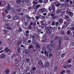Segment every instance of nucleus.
Segmentation results:
<instances>
[{"label":"nucleus","mask_w":74,"mask_h":74,"mask_svg":"<svg viewBox=\"0 0 74 74\" xmlns=\"http://www.w3.org/2000/svg\"><path fill=\"white\" fill-rule=\"evenodd\" d=\"M66 12L67 13H68V14H69V15L71 16H72L73 15V13L72 12H69L68 10L66 11Z\"/></svg>","instance_id":"4"},{"label":"nucleus","mask_w":74,"mask_h":74,"mask_svg":"<svg viewBox=\"0 0 74 74\" xmlns=\"http://www.w3.org/2000/svg\"><path fill=\"white\" fill-rule=\"evenodd\" d=\"M61 34H64V32L63 31H62L61 32Z\"/></svg>","instance_id":"48"},{"label":"nucleus","mask_w":74,"mask_h":74,"mask_svg":"<svg viewBox=\"0 0 74 74\" xmlns=\"http://www.w3.org/2000/svg\"><path fill=\"white\" fill-rule=\"evenodd\" d=\"M34 45H37L38 44V42H35L34 43Z\"/></svg>","instance_id":"32"},{"label":"nucleus","mask_w":74,"mask_h":74,"mask_svg":"<svg viewBox=\"0 0 74 74\" xmlns=\"http://www.w3.org/2000/svg\"><path fill=\"white\" fill-rule=\"evenodd\" d=\"M28 10H32V9H33L32 7L31 6H30L28 8Z\"/></svg>","instance_id":"53"},{"label":"nucleus","mask_w":74,"mask_h":74,"mask_svg":"<svg viewBox=\"0 0 74 74\" xmlns=\"http://www.w3.org/2000/svg\"><path fill=\"white\" fill-rule=\"evenodd\" d=\"M33 3H34V4H38L37 2H35L34 1H33Z\"/></svg>","instance_id":"61"},{"label":"nucleus","mask_w":74,"mask_h":74,"mask_svg":"<svg viewBox=\"0 0 74 74\" xmlns=\"http://www.w3.org/2000/svg\"><path fill=\"white\" fill-rule=\"evenodd\" d=\"M62 11V10H58L56 12V13L57 14H59V13H60Z\"/></svg>","instance_id":"21"},{"label":"nucleus","mask_w":74,"mask_h":74,"mask_svg":"<svg viewBox=\"0 0 74 74\" xmlns=\"http://www.w3.org/2000/svg\"><path fill=\"white\" fill-rule=\"evenodd\" d=\"M64 69H67L68 68V66L67 65L64 66Z\"/></svg>","instance_id":"52"},{"label":"nucleus","mask_w":74,"mask_h":74,"mask_svg":"<svg viewBox=\"0 0 74 74\" xmlns=\"http://www.w3.org/2000/svg\"><path fill=\"white\" fill-rule=\"evenodd\" d=\"M21 43H22V42H21V40H18V42H17V44L18 45H21Z\"/></svg>","instance_id":"22"},{"label":"nucleus","mask_w":74,"mask_h":74,"mask_svg":"<svg viewBox=\"0 0 74 74\" xmlns=\"http://www.w3.org/2000/svg\"><path fill=\"white\" fill-rule=\"evenodd\" d=\"M41 6V5H36V10H37V8H39Z\"/></svg>","instance_id":"35"},{"label":"nucleus","mask_w":74,"mask_h":74,"mask_svg":"<svg viewBox=\"0 0 74 74\" xmlns=\"http://www.w3.org/2000/svg\"><path fill=\"white\" fill-rule=\"evenodd\" d=\"M48 0H44L43 3L45 4H46L47 3H48Z\"/></svg>","instance_id":"33"},{"label":"nucleus","mask_w":74,"mask_h":74,"mask_svg":"<svg viewBox=\"0 0 74 74\" xmlns=\"http://www.w3.org/2000/svg\"><path fill=\"white\" fill-rule=\"evenodd\" d=\"M43 37L45 40H46L47 38V34L44 35L43 36Z\"/></svg>","instance_id":"16"},{"label":"nucleus","mask_w":74,"mask_h":74,"mask_svg":"<svg viewBox=\"0 0 74 74\" xmlns=\"http://www.w3.org/2000/svg\"><path fill=\"white\" fill-rule=\"evenodd\" d=\"M25 52L27 54H29V50H25Z\"/></svg>","instance_id":"39"},{"label":"nucleus","mask_w":74,"mask_h":74,"mask_svg":"<svg viewBox=\"0 0 74 74\" xmlns=\"http://www.w3.org/2000/svg\"><path fill=\"white\" fill-rule=\"evenodd\" d=\"M47 48H49L51 47V45H48L47 46Z\"/></svg>","instance_id":"34"},{"label":"nucleus","mask_w":74,"mask_h":74,"mask_svg":"<svg viewBox=\"0 0 74 74\" xmlns=\"http://www.w3.org/2000/svg\"><path fill=\"white\" fill-rule=\"evenodd\" d=\"M66 27H67V26H66V25H63L62 27V29H63V28H66Z\"/></svg>","instance_id":"44"},{"label":"nucleus","mask_w":74,"mask_h":74,"mask_svg":"<svg viewBox=\"0 0 74 74\" xmlns=\"http://www.w3.org/2000/svg\"><path fill=\"white\" fill-rule=\"evenodd\" d=\"M55 41V39L54 38H53L52 39L51 41V42H53Z\"/></svg>","instance_id":"62"},{"label":"nucleus","mask_w":74,"mask_h":74,"mask_svg":"<svg viewBox=\"0 0 74 74\" xmlns=\"http://www.w3.org/2000/svg\"><path fill=\"white\" fill-rule=\"evenodd\" d=\"M32 71H35L36 70V67H34L32 69Z\"/></svg>","instance_id":"36"},{"label":"nucleus","mask_w":74,"mask_h":74,"mask_svg":"<svg viewBox=\"0 0 74 74\" xmlns=\"http://www.w3.org/2000/svg\"><path fill=\"white\" fill-rule=\"evenodd\" d=\"M64 38L65 40H69V38L67 36H65L64 37Z\"/></svg>","instance_id":"9"},{"label":"nucleus","mask_w":74,"mask_h":74,"mask_svg":"<svg viewBox=\"0 0 74 74\" xmlns=\"http://www.w3.org/2000/svg\"><path fill=\"white\" fill-rule=\"evenodd\" d=\"M64 24L66 25H65V26H67V25H68V23L67 22L64 21Z\"/></svg>","instance_id":"31"},{"label":"nucleus","mask_w":74,"mask_h":74,"mask_svg":"<svg viewBox=\"0 0 74 74\" xmlns=\"http://www.w3.org/2000/svg\"><path fill=\"white\" fill-rule=\"evenodd\" d=\"M58 22H59L60 24H62L63 23V19L62 18H60L58 19Z\"/></svg>","instance_id":"5"},{"label":"nucleus","mask_w":74,"mask_h":74,"mask_svg":"<svg viewBox=\"0 0 74 74\" xmlns=\"http://www.w3.org/2000/svg\"><path fill=\"white\" fill-rule=\"evenodd\" d=\"M52 56V54L50 53L49 55V58H51V56Z\"/></svg>","instance_id":"43"},{"label":"nucleus","mask_w":74,"mask_h":74,"mask_svg":"<svg viewBox=\"0 0 74 74\" xmlns=\"http://www.w3.org/2000/svg\"><path fill=\"white\" fill-rule=\"evenodd\" d=\"M48 10L49 11H51L52 10V8L51 7L49 6L48 8Z\"/></svg>","instance_id":"38"},{"label":"nucleus","mask_w":74,"mask_h":74,"mask_svg":"<svg viewBox=\"0 0 74 74\" xmlns=\"http://www.w3.org/2000/svg\"><path fill=\"white\" fill-rule=\"evenodd\" d=\"M51 29H52V27L50 25H49L47 27H45V29L46 30H51Z\"/></svg>","instance_id":"3"},{"label":"nucleus","mask_w":74,"mask_h":74,"mask_svg":"<svg viewBox=\"0 0 74 74\" xmlns=\"http://www.w3.org/2000/svg\"><path fill=\"white\" fill-rule=\"evenodd\" d=\"M6 57V55L4 53H2L0 55V58L1 59H4Z\"/></svg>","instance_id":"1"},{"label":"nucleus","mask_w":74,"mask_h":74,"mask_svg":"<svg viewBox=\"0 0 74 74\" xmlns=\"http://www.w3.org/2000/svg\"><path fill=\"white\" fill-rule=\"evenodd\" d=\"M3 31L5 33H8L9 32L8 30H5V29H4V30H3Z\"/></svg>","instance_id":"42"},{"label":"nucleus","mask_w":74,"mask_h":74,"mask_svg":"<svg viewBox=\"0 0 74 74\" xmlns=\"http://www.w3.org/2000/svg\"><path fill=\"white\" fill-rule=\"evenodd\" d=\"M66 72L67 73H71V71H70V70L69 69H68L66 70Z\"/></svg>","instance_id":"37"},{"label":"nucleus","mask_w":74,"mask_h":74,"mask_svg":"<svg viewBox=\"0 0 74 74\" xmlns=\"http://www.w3.org/2000/svg\"><path fill=\"white\" fill-rule=\"evenodd\" d=\"M36 22H34V24H33V26H36Z\"/></svg>","instance_id":"60"},{"label":"nucleus","mask_w":74,"mask_h":74,"mask_svg":"<svg viewBox=\"0 0 74 74\" xmlns=\"http://www.w3.org/2000/svg\"><path fill=\"white\" fill-rule=\"evenodd\" d=\"M58 18V16H54L52 17V19H55L56 18Z\"/></svg>","instance_id":"40"},{"label":"nucleus","mask_w":74,"mask_h":74,"mask_svg":"<svg viewBox=\"0 0 74 74\" xmlns=\"http://www.w3.org/2000/svg\"><path fill=\"white\" fill-rule=\"evenodd\" d=\"M38 65H40L41 64H42V60H40L39 61H38Z\"/></svg>","instance_id":"11"},{"label":"nucleus","mask_w":74,"mask_h":74,"mask_svg":"<svg viewBox=\"0 0 74 74\" xmlns=\"http://www.w3.org/2000/svg\"><path fill=\"white\" fill-rule=\"evenodd\" d=\"M66 73V71L65 70H63L62 71L60 72V74H64Z\"/></svg>","instance_id":"23"},{"label":"nucleus","mask_w":74,"mask_h":74,"mask_svg":"<svg viewBox=\"0 0 74 74\" xmlns=\"http://www.w3.org/2000/svg\"><path fill=\"white\" fill-rule=\"evenodd\" d=\"M53 13H55V12L54 11H52L51 12V16H52V18L54 16Z\"/></svg>","instance_id":"27"},{"label":"nucleus","mask_w":74,"mask_h":74,"mask_svg":"<svg viewBox=\"0 0 74 74\" xmlns=\"http://www.w3.org/2000/svg\"><path fill=\"white\" fill-rule=\"evenodd\" d=\"M27 24H28L27 22H24V25L25 26H27Z\"/></svg>","instance_id":"55"},{"label":"nucleus","mask_w":74,"mask_h":74,"mask_svg":"<svg viewBox=\"0 0 74 74\" xmlns=\"http://www.w3.org/2000/svg\"><path fill=\"white\" fill-rule=\"evenodd\" d=\"M48 52H52V49H48Z\"/></svg>","instance_id":"47"},{"label":"nucleus","mask_w":74,"mask_h":74,"mask_svg":"<svg viewBox=\"0 0 74 74\" xmlns=\"http://www.w3.org/2000/svg\"><path fill=\"white\" fill-rule=\"evenodd\" d=\"M67 65L68 66V67H69V68L71 67V65Z\"/></svg>","instance_id":"64"},{"label":"nucleus","mask_w":74,"mask_h":74,"mask_svg":"<svg viewBox=\"0 0 74 74\" xmlns=\"http://www.w3.org/2000/svg\"><path fill=\"white\" fill-rule=\"evenodd\" d=\"M21 2V0H16V2L17 4H20Z\"/></svg>","instance_id":"20"},{"label":"nucleus","mask_w":74,"mask_h":74,"mask_svg":"<svg viewBox=\"0 0 74 74\" xmlns=\"http://www.w3.org/2000/svg\"><path fill=\"white\" fill-rule=\"evenodd\" d=\"M56 21H53V22H52L51 23V25L52 26H55L56 24Z\"/></svg>","instance_id":"25"},{"label":"nucleus","mask_w":74,"mask_h":74,"mask_svg":"<svg viewBox=\"0 0 74 74\" xmlns=\"http://www.w3.org/2000/svg\"><path fill=\"white\" fill-rule=\"evenodd\" d=\"M33 47V46L32 45H31L29 47V48H32Z\"/></svg>","instance_id":"50"},{"label":"nucleus","mask_w":74,"mask_h":74,"mask_svg":"<svg viewBox=\"0 0 74 74\" xmlns=\"http://www.w3.org/2000/svg\"><path fill=\"white\" fill-rule=\"evenodd\" d=\"M36 40H35V39H32V42L33 43H34L36 42Z\"/></svg>","instance_id":"58"},{"label":"nucleus","mask_w":74,"mask_h":74,"mask_svg":"<svg viewBox=\"0 0 74 74\" xmlns=\"http://www.w3.org/2000/svg\"><path fill=\"white\" fill-rule=\"evenodd\" d=\"M51 10H53L54 12V11H55V6H54V5H52Z\"/></svg>","instance_id":"14"},{"label":"nucleus","mask_w":74,"mask_h":74,"mask_svg":"<svg viewBox=\"0 0 74 74\" xmlns=\"http://www.w3.org/2000/svg\"><path fill=\"white\" fill-rule=\"evenodd\" d=\"M26 18H27V19H31V17L29 16L28 15H27L26 16Z\"/></svg>","instance_id":"28"},{"label":"nucleus","mask_w":74,"mask_h":74,"mask_svg":"<svg viewBox=\"0 0 74 74\" xmlns=\"http://www.w3.org/2000/svg\"><path fill=\"white\" fill-rule=\"evenodd\" d=\"M45 17L42 16L40 17V18L42 19H44Z\"/></svg>","instance_id":"63"},{"label":"nucleus","mask_w":74,"mask_h":74,"mask_svg":"<svg viewBox=\"0 0 74 74\" xmlns=\"http://www.w3.org/2000/svg\"><path fill=\"white\" fill-rule=\"evenodd\" d=\"M19 17L18 16H16L13 18V19L15 20V19H19Z\"/></svg>","instance_id":"19"},{"label":"nucleus","mask_w":74,"mask_h":74,"mask_svg":"<svg viewBox=\"0 0 74 74\" xmlns=\"http://www.w3.org/2000/svg\"><path fill=\"white\" fill-rule=\"evenodd\" d=\"M55 25L57 27V26H58L59 25V23L58 22H57L56 23Z\"/></svg>","instance_id":"30"},{"label":"nucleus","mask_w":74,"mask_h":74,"mask_svg":"<svg viewBox=\"0 0 74 74\" xmlns=\"http://www.w3.org/2000/svg\"><path fill=\"white\" fill-rule=\"evenodd\" d=\"M8 19H10V18H11V16H10V15H8Z\"/></svg>","instance_id":"57"},{"label":"nucleus","mask_w":74,"mask_h":74,"mask_svg":"<svg viewBox=\"0 0 74 74\" xmlns=\"http://www.w3.org/2000/svg\"><path fill=\"white\" fill-rule=\"evenodd\" d=\"M19 14L20 15H21V16H23V13H19Z\"/></svg>","instance_id":"54"},{"label":"nucleus","mask_w":74,"mask_h":74,"mask_svg":"<svg viewBox=\"0 0 74 74\" xmlns=\"http://www.w3.org/2000/svg\"><path fill=\"white\" fill-rule=\"evenodd\" d=\"M51 44L53 46V48H55V44L54 42H51Z\"/></svg>","instance_id":"18"},{"label":"nucleus","mask_w":74,"mask_h":74,"mask_svg":"<svg viewBox=\"0 0 74 74\" xmlns=\"http://www.w3.org/2000/svg\"><path fill=\"white\" fill-rule=\"evenodd\" d=\"M45 8H42V9H40V10L42 12H45Z\"/></svg>","instance_id":"17"},{"label":"nucleus","mask_w":74,"mask_h":74,"mask_svg":"<svg viewBox=\"0 0 74 74\" xmlns=\"http://www.w3.org/2000/svg\"><path fill=\"white\" fill-rule=\"evenodd\" d=\"M7 29H9V30H11V28L10 27H7L6 28Z\"/></svg>","instance_id":"56"},{"label":"nucleus","mask_w":74,"mask_h":74,"mask_svg":"<svg viewBox=\"0 0 74 74\" xmlns=\"http://www.w3.org/2000/svg\"><path fill=\"white\" fill-rule=\"evenodd\" d=\"M62 40V38H60L58 41V42H59V45H62V42H61Z\"/></svg>","instance_id":"6"},{"label":"nucleus","mask_w":74,"mask_h":74,"mask_svg":"<svg viewBox=\"0 0 74 74\" xmlns=\"http://www.w3.org/2000/svg\"><path fill=\"white\" fill-rule=\"evenodd\" d=\"M65 53H64L62 54L61 55V57L62 58H63V57H64V56L65 55Z\"/></svg>","instance_id":"45"},{"label":"nucleus","mask_w":74,"mask_h":74,"mask_svg":"<svg viewBox=\"0 0 74 74\" xmlns=\"http://www.w3.org/2000/svg\"><path fill=\"white\" fill-rule=\"evenodd\" d=\"M49 63L48 62H46V63L45 64V66L46 67H48L49 66Z\"/></svg>","instance_id":"10"},{"label":"nucleus","mask_w":74,"mask_h":74,"mask_svg":"<svg viewBox=\"0 0 74 74\" xmlns=\"http://www.w3.org/2000/svg\"><path fill=\"white\" fill-rule=\"evenodd\" d=\"M21 50V47H19L18 48L17 51L18 52H20V51Z\"/></svg>","instance_id":"26"},{"label":"nucleus","mask_w":74,"mask_h":74,"mask_svg":"<svg viewBox=\"0 0 74 74\" xmlns=\"http://www.w3.org/2000/svg\"><path fill=\"white\" fill-rule=\"evenodd\" d=\"M10 72V70L9 69H7V70H6L5 71V73L6 74H8V73H9Z\"/></svg>","instance_id":"24"},{"label":"nucleus","mask_w":74,"mask_h":74,"mask_svg":"<svg viewBox=\"0 0 74 74\" xmlns=\"http://www.w3.org/2000/svg\"><path fill=\"white\" fill-rule=\"evenodd\" d=\"M4 51L5 52H8L10 51V49H8V48H6L5 49Z\"/></svg>","instance_id":"13"},{"label":"nucleus","mask_w":74,"mask_h":74,"mask_svg":"<svg viewBox=\"0 0 74 74\" xmlns=\"http://www.w3.org/2000/svg\"><path fill=\"white\" fill-rule=\"evenodd\" d=\"M62 5L64 7H69L68 4L67 3H63L62 4Z\"/></svg>","instance_id":"12"},{"label":"nucleus","mask_w":74,"mask_h":74,"mask_svg":"<svg viewBox=\"0 0 74 74\" xmlns=\"http://www.w3.org/2000/svg\"><path fill=\"white\" fill-rule=\"evenodd\" d=\"M71 32V31H70V30H68V31L67 32V33L68 36L70 35V34Z\"/></svg>","instance_id":"29"},{"label":"nucleus","mask_w":74,"mask_h":74,"mask_svg":"<svg viewBox=\"0 0 74 74\" xmlns=\"http://www.w3.org/2000/svg\"><path fill=\"white\" fill-rule=\"evenodd\" d=\"M36 48H39L40 49V45H39L38 44L36 46Z\"/></svg>","instance_id":"51"},{"label":"nucleus","mask_w":74,"mask_h":74,"mask_svg":"<svg viewBox=\"0 0 74 74\" xmlns=\"http://www.w3.org/2000/svg\"><path fill=\"white\" fill-rule=\"evenodd\" d=\"M7 5V9L8 10H11V6H10V4L9 3H8Z\"/></svg>","instance_id":"7"},{"label":"nucleus","mask_w":74,"mask_h":74,"mask_svg":"<svg viewBox=\"0 0 74 74\" xmlns=\"http://www.w3.org/2000/svg\"><path fill=\"white\" fill-rule=\"evenodd\" d=\"M59 46H58V48L59 49H62V48H61V45H59Z\"/></svg>","instance_id":"46"},{"label":"nucleus","mask_w":74,"mask_h":74,"mask_svg":"<svg viewBox=\"0 0 74 74\" xmlns=\"http://www.w3.org/2000/svg\"><path fill=\"white\" fill-rule=\"evenodd\" d=\"M69 3L70 4H73V1L70 0L69 1Z\"/></svg>","instance_id":"59"},{"label":"nucleus","mask_w":74,"mask_h":74,"mask_svg":"<svg viewBox=\"0 0 74 74\" xmlns=\"http://www.w3.org/2000/svg\"><path fill=\"white\" fill-rule=\"evenodd\" d=\"M26 59V62H28V63H29L30 61V58H25Z\"/></svg>","instance_id":"15"},{"label":"nucleus","mask_w":74,"mask_h":74,"mask_svg":"<svg viewBox=\"0 0 74 74\" xmlns=\"http://www.w3.org/2000/svg\"><path fill=\"white\" fill-rule=\"evenodd\" d=\"M24 1H25V2L26 3H27L29 2V0H23Z\"/></svg>","instance_id":"41"},{"label":"nucleus","mask_w":74,"mask_h":74,"mask_svg":"<svg viewBox=\"0 0 74 74\" xmlns=\"http://www.w3.org/2000/svg\"><path fill=\"white\" fill-rule=\"evenodd\" d=\"M36 19H40V17L39 16H35Z\"/></svg>","instance_id":"49"},{"label":"nucleus","mask_w":74,"mask_h":74,"mask_svg":"<svg viewBox=\"0 0 74 74\" xmlns=\"http://www.w3.org/2000/svg\"><path fill=\"white\" fill-rule=\"evenodd\" d=\"M52 32V30H47L46 33H47V34H51V32Z\"/></svg>","instance_id":"8"},{"label":"nucleus","mask_w":74,"mask_h":74,"mask_svg":"<svg viewBox=\"0 0 74 74\" xmlns=\"http://www.w3.org/2000/svg\"><path fill=\"white\" fill-rule=\"evenodd\" d=\"M65 18L66 20V21H67V22H70L71 21V20L70 19V17H69L67 16H66L65 17Z\"/></svg>","instance_id":"2"}]
</instances>
